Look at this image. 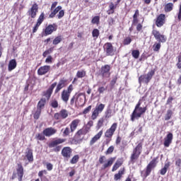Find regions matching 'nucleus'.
I'll list each match as a JSON object with an SVG mask.
<instances>
[{
	"instance_id": "c756f323",
	"label": "nucleus",
	"mask_w": 181,
	"mask_h": 181,
	"mask_svg": "<svg viewBox=\"0 0 181 181\" xmlns=\"http://www.w3.org/2000/svg\"><path fill=\"white\" fill-rule=\"evenodd\" d=\"M122 175H124V169L122 170H119L118 173L115 175V180H119L122 177Z\"/></svg>"
},
{
	"instance_id": "a19ab883",
	"label": "nucleus",
	"mask_w": 181,
	"mask_h": 181,
	"mask_svg": "<svg viewBox=\"0 0 181 181\" xmlns=\"http://www.w3.org/2000/svg\"><path fill=\"white\" fill-rule=\"evenodd\" d=\"M51 107L53 108H57L59 107V103H57V100H53L51 101Z\"/></svg>"
},
{
	"instance_id": "09e8293b",
	"label": "nucleus",
	"mask_w": 181,
	"mask_h": 181,
	"mask_svg": "<svg viewBox=\"0 0 181 181\" xmlns=\"http://www.w3.org/2000/svg\"><path fill=\"white\" fill-rule=\"evenodd\" d=\"M104 124V119H100L98 120L97 128L100 129V127H103Z\"/></svg>"
},
{
	"instance_id": "72a5a7b5",
	"label": "nucleus",
	"mask_w": 181,
	"mask_h": 181,
	"mask_svg": "<svg viewBox=\"0 0 181 181\" xmlns=\"http://www.w3.org/2000/svg\"><path fill=\"white\" fill-rule=\"evenodd\" d=\"M41 112H42V109L37 108L35 113L34 114L35 119H39Z\"/></svg>"
},
{
	"instance_id": "052dcab7",
	"label": "nucleus",
	"mask_w": 181,
	"mask_h": 181,
	"mask_svg": "<svg viewBox=\"0 0 181 181\" xmlns=\"http://www.w3.org/2000/svg\"><path fill=\"white\" fill-rule=\"evenodd\" d=\"M104 91H105V88L104 87H100L98 88V92L101 94L103 93H104Z\"/></svg>"
},
{
	"instance_id": "37998d69",
	"label": "nucleus",
	"mask_w": 181,
	"mask_h": 181,
	"mask_svg": "<svg viewBox=\"0 0 181 181\" xmlns=\"http://www.w3.org/2000/svg\"><path fill=\"white\" fill-rule=\"evenodd\" d=\"M98 114H100V112H98L95 109V110L93 112L92 114V119H95L97 118V117H98Z\"/></svg>"
},
{
	"instance_id": "7ed1b4c3",
	"label": "nucleus",
	"mask_w": 181,
	"mask_h": 181,
	"mask_svg": "<svg viewBox=\"0 0 181 181\" xmlns=\"http://www.w3.org/2000/svg\"><path fill=\"white\" fill-rule=\"evenodd\" d=\"M146 107H141V102H139L136 104L135 109L131 115V120L132 122H134L135 119H139V118H141V117H142V114H145V112H146Z\"/></svg>"
},
{
	"instance_id": "f03ea898",
	"label": "nucleus",
	"mask_w": 181,
	"mask_h": 181,
	"mask_svg": "<svg viewBox=\"0 0 181 181\" xmlns=\"http://www.w3.org/2000/svg\"><path fill=\"white\" fill-rule=\"evenodd\" d=\"M57 86V83H56V82L51 85L49 88L44 94L45 98H42L39 101L38 105H37V108H40V110H42V108H43V107H45V104H46L47 100V101H49V100L50 99V97L52 96V93H53V89Z\"/></svg>"
},
{
	"instance_id": "20e7f679",
	"label": "nucleus",
	"mask_w": 181,
	"mask_h": 181,
	"mask_svg": "<svg viewBox=\"0 0 181 181\" xmlns=\"http://www.w3.org/2000/svg\"><path fill=\"white\" fill-rule=\"evenodd\" d=\"M64 142V139H57V140L52 141L51 143L49 144V148H54V152H60V150L62 149V146H57L60 145V144H63Z\"/></svg>"
},
{
	"instance_id": "c9c22d12",
	"label": "nucleus",
	"mask_w": 181,
	"mask_h": 181,
	"mask_svg": "<svg viewBox=\"0 0 181 181\" xmlns=\"http://www.w3.org/2000/svg\"><path fill=\"white\" fill-rule=\"evenodd\" d=\"M105 107V105L101 103L95 107V110L99 112H103V110H104Z\"/></svg>"
},
{
	"instance_id": "9b49d317",
	"label": "nucleus",
	"mask_w": 181,
	"mask_h": 181,
	"mask_svg": "<svg viewBox=\"0 0 181 181\" xmlns=\"http://www.w3.org/2000/svg\"><path fill=\"white\" fill-rule=\"evenodd\" d=\"M165 14H160L156 21V25L158 26V28H161V26H163L165 24Z\"/></svg>"
},
{
	"instance_id": "774afa93",
	"label": "nucleus",
	"mask_w": 181,
	"mask_h": 181,
	"mask_svg": "<svg viewBox=\"0 0 181 181\" xmlns=\"http://www.w3.org/2000/svg\"><path fill=\"white\" fill-rule=\"evenodd\" d=\"M61 115L60 113H55L54 118L55 119H60Z\"/></svg>"
},
{
	"instance_id": "e433bc0d",
	"label": "nucleus",
	"mask_w": 181,
	"mask_h": 181,
	"mask_svg": "<svg viewBox=\"0 0 181 181\" xmlns=\"http://www.w3.org/2000/svg\"><path fill=\"white\" fill-rule=\"evenodd\" d=\"M122 163L119 161H117L115 165H113L112 168V172H115V170H117V169H118V168H119V166H121Z\"/></svg>"
},
{
	"instance_id": "1a4fd4ad",
	"label": "nucleus",
	"mask_w": 181,
	"mask_h": 181,
	"mask_svg": "<svg viewBox=\"0 0 181 181\" xmlns=\"http://www.w3.org/2000/svg\"><path fill=\"white\" fill-rule=\"evenodd\" d=\"M110 70H111V66L110 65H105L101 67L100 74L103 77L108 78L110 77Z\"/></svg>"
},
{
	"instance_id": "4be33fe9",
	"label": "nucleus",
	"mask_w": 181,
	"mask_h": 181,
	"mask_svg": "<svg viewBox=\"0 0 181 181\" xmlns=\"http://www.w3.org/2000/svg\"><path fill=\"white\" fill-rule=\"evenodd\" d=\"M15 69H16V60L11 59L8 63V71H12Z\"/></svg>"
},
{
	"instance_id": "0eeeda50",
	"label": "nucleus",
	"mask_w": 181,
	"mask_h": 181,
	"mask_svg": "<svg viewBox=\"0 0 181 181\" xmlns=\"http://www.w3.org/2000/svg\"><path fill=\"white\" fill-rule=\"evenodd\" d=\"M39 10V6L37 4H34L30 9L28 11L29 16L33 18H36V15L37 13V11Z\"/></svg>"
},
{
	"instance_id": "39448f33",
	"label": "nucleus",
	"mask_w": 181,
	"mask_h": 181,
	"mask_svg": "<svg viewBox=\"0 0 181 181\" xmlns=\"http://www.w3.org/2000/svg\"><path fill=\"white\" fill-rule=\"evenodd\" d=\"M141 151H142V144L139 143L136 147L134 149L133 153L131 156V161L134 162L139 158L141 155Z\"/></svg>"
},
{
	"instance_id": "69168bd1",
	"label": "nucleus",
	"mask_w": 181,
	"mask_h": 181,
	"mask_svg": "<svg viewBox=\"0 0 181 181\" xmlns=\"http://www.w3.org/2000/svg\"><path fill=\"white\" fill-rule=\"evenodd\" d=\"M56 6H57V2H54L51 6V11H53V9H54V8H56Z\"/></svg>"
},
{
	"instance_id": "b1692460",
	"label": "nucleus",
	"mask_w": 181,
	"mask_h": 181,
	"mask_svg": "<svg viewBox=\"0 0 181 181\" xmlns=\"http://www.w3.org/2000/svg\"><path fill=\"white\" fill-rule=\"evenodd\" d=\"M25 156L29 162H33V153L32 152V150L29 149L26 152Z\"/></svg>"
},
{
	"instance_id": "a211bd4d",
	"label": "nucleus",
	"mask_w": 181,
	"mask_h": 181,
	"mask_svg": "<svg viewBox=\"0 0 181 181\" xmlns=\"http://www.w3.org/2000/svg\"><path fill=\"white\" fill-rule=\"evenodd\" d=\"M54 134H56V130L53 128H47L43 131V135H45V136H51Z\"/></svg>"
},
{
	"instance_id": "0e129e2a",
	"label": "nucleus",
	"mask_w": 181,
	"mask_h": 181,
	"mask_svg": "<svg viewBox=\"0 0 181 181\" xmlns=\"http://www.w3.org/2000/svg\"><path fill=\"white\" fill-rule=\"evenodd\" d=\"M86 134V132H84L83 131V129L78 130V131L77 132V133H76L77 135H83V134Z\"/></svg>"
},
{
	"instance_id": "603ef678",
	"label": "nucleus",
	"mask_w": 181,
	"mask_h": 181,
	"mask_svg": "<svg viewBox=\"0 0 181 181\" xmlns=\"http://www.w3.org/2000/svg\"><path fill=\"white\" fill-rule=\"evenodd\" d=\"M69 134H70V129L69 127H66L63 132V135H64V136H67V135H69Z\"/></svg>"
},
{
	"instance_id": "a878e982",
	"label": "nucleus",
	"mask_w": 181,
	"mask_h": 181,
	"mask_svg": "<svg viewBox=\"0 0 181 181\" xmlns=\"http://www.w3.org/2000/svg\"><path fill=\"white\" fill-rule=\"evenodd\" d=\"M169 166H170V162L165 163L164 168L160 170V175H165Z\"/></svg>"
},
{
	"instance_id": "c85d7f7f",
	"label": "nucleus",
	"mask_w": 181,
	"mask_h": 181,
	"mask_svg": "<svg viewBox=\"0 0 181 181\" xmlns=\"http://www.w3.org/2000/svg\"><path fill=\"white\" fill-rule=\"evenodd\" d=\"M165 12H170L173 9V4L172 3H168L165 6Z\"/></svg>"
},
{
	"instance_id": "bf43d9fd",
	"label": "nucleus",
	"mask_w": 181,
	"mask_h": 181,
	"mask_svg": "<svg viewBox=\"0 0 181 181\" xmlns=\"http://www.w3.org/2000/svg\"><path fill=\"white\" fill-rule=\"evenodd\" d=\"M136 30H138V32H141V30H142V24L139 23L136 26Z\"/></svg>"
},
{
	"instance_id": "e2e57ef3",
	"label": "nucleus",
	"mask_w": 181,
	"mask_h": 181,
	"mask_svg": "<svg viewBox=\"0 0 181 181\" xmlns=\"http://www.w3.org/2000/svg\"><path fill=\"white\" fill-rule=\"evenodd\" d=\"M180 163H181V159L180 158L177 159L175 162L176 166H180Z\"/></svg>"
},
{
	"instance_id": "412c9836",
	"label": "nucleus",
	"mask_w": 181,
	"mask_h": 181,
	"mask_svg": "<svg viewBox=\"0 0 181 181\" xmlns=\"http://www.w3.org/2000/svg\"><path fill=\"white\" fill-rule=\"evenodd\" d=\"M80 122L79 119H75L74 121H72L70 128H71V132H74V131L76 130V128H77V126L78 125Z\"/></svg>"
},
{
	"instance_id": "6e6552de",
	"label": "nucleus",
	"mask_w": 181,
	"mask_h": 181,
	"mask_svg": "<svg viewBox=\"0 0 181 181\" xmlns=\"http://www.w3.org/2000/svg\"><path fill=\"white\" fill-rule=\"evenodd\" d=\"M155 166H156V163H155V160H153L147 165L146 173L144 175V177H148V176L151 175V172H152V169H153Z\"/></svg>"
},
{
	"instance_id": "a18cd8bd",
	"label": "nucleus",
	"mask_w": 181,
	"mask_h": 181,
	"mask_svg": "<svg viewBox=\"0 0 181 181\" xmlns=\"http://www.w3.org/2000/svg\"><path fill=\"white\" fill-rule=\"evenodd\" d=\"M111 114H112V110L111 109H107L106 112H105V117L106 118H110Z\"/></svg>"
},
{
	"instance_id": "9d476101",
	"label": "nucleus",
	"mask_w": 181,
	"mask_h": 181,
	"mask_svg": "<svg viewBox=\"0 0 181 181\" xmlns=\"http://www.w3.org/2000/svg\"><path fill=\"white\" fill-rule=\"evenodd\" d=\"M115 129H117V123H114L112 125V127L106 131L105 136H106V138H111V136L114 135V132H115Z\"/></svg>"
},
{
	"instance_id": "6e6d98bb",
	"label": "nucleus",
	"mask_w": 181,
	"mask_h": 181,
	"mask_svg": "<svg viewBox=\"0 0 181 181\" xmlns=\"http://www.w3.org/2000/svg\"><path fill=\"white\" fill-rule=\"evenodd\" d=\"M51 52H52V49H49L44 52L43 54H42V56L44 57H46V56H47V54H50Z\"/></svg>"
},
{
	"instance_id": "3c124183",
	"label": "nucleus",
	"mask_w": 181,
	"mask_h": 181,
	"mask_svg": "<svg viewBox=\"0 0 181 181\" xmlns=\"http://www.w3.org/2000/svg\"><path fill=\"white\" fill-rule=\"evenodd\" d=\"M36 137L39 139V141H44L45 139V134H38Z\"/></svg>"
},
{
	"instance_id": "79ce46f5",
	"label": "nucleus",
	"mask_w": 181,
	"mask_h": 181,
	"mask_svg": "<svg viewBox=\"0 0 181 181\" xmlns=\"http://www.w3.org/2000/svg\"><path fill=\"white\" fill-rule=\"evenodd\" d=\"M78 159H79L78 155L74 156L71 160V163H73V164L77 163V162H78Z\"/></svg>"
},
{
	"instance_id": "4468645a",
	"label": "nucleus",
	"mask_w": 181,
	"mask_h": 181,
	"mask_svg": "<svg viewBox=\"0 0 181 181\" xmlns=\"http://www.w3.org/2000/svg\"><path fill=\"white\" fill-rule=\"evenodd\" d=\"M105 47L106 49L107 56H112L114 53V48L112 47V44H111L110 42H107L105 45Z\"/></svg>"
},
{
	"instance_id": "393cba45",
	"label": "nucleus",
	"mask_w": 181,
	"mask_h": 181,
	"mask_svg": "<svg viewBox=\"0 0 181 181\" xmlns=\"http://www.w3.org/2000/svg\"><path fill=\"white\" fill-rule=\"evenodd\" d=\"M60 11H62V6H59L49 14V18H54V16Z\"/></svg>"
},
{
	"instance_id": "f8f14e48",
	"label": "nucleus",
	"mask_w": 181,
	"mask_h": 181,
	"mask_svg": "<svg viewBox=\"0 0 181 181\" xmlns=\"http://www.w3.org/2000/svg\"><path fill=\"white\" fill-rule=\"evenodd\" d=\"M72 150L70 147H64L62 151V155L64 158H66V159H69L70 156H71Z\"/></svg>"
},
{
	"instance_id": "dca6fc26",
	"label": "nucleus",
	"mask_w": 181,
	"mask_h": 181,
	"mask_svg": "<svg viewBox=\"0 0 181 181\" xmlns=\"http://www.w3.org/2000/svg\"><path fill=\"white\" fill-rule=\"evenodd\" d=\"M49 70H50V66L47 65V66H41L38 69L37 73L39 76H43V74H46V73H47Z\"/></svg>"
},
{
	"instance_id": "c03bdc74",
	"label": "nucleus",
	"mask_w": 181,
	"mask_h": 181,
	"mask_svg": "<svg viewBox=\"0 0 181 181\" xmlns=\"http://www.w3.org/2000/svg\"><path fill=\"white\" fill-rule=\"evenodd\" d=\"M132 56H133V57H134V59H138V57H139V50H133Z\"/></svg>"
},
{
	"instance_id": "4d7b16f0",
	"label": "nucleus",
	"mask_w": 181,
	"mask_h": 181,
	"mask_svg": "<svg viewBox=\"0 0 181 181\" xmlns=\"http://www.w3.org/2000/svg\"><path fill=\"white\" fill-rule=\"evenodd\" d=\"M40 25V24H37V23H36L35 26L33 28V33H36V32L37 31V29H39Z\"/></svg>"
},
{
	"instance_id": "aec40b11",
	"label": "nucleus",
	"mask_w": 181,
	"mask_h": 181,
	"mask_svg": "<svg viewBox=\"0 0 181 181\" xmlns=\"http://www.w3.org/2000/svg\"><path fill=\"white\" fill-rule=\"evenodd\" d=\"M101 135H103V131L99 132L90 141V145H94L100 138H101Z\"/></svg>"
},
{
	"instance_id": "6ab92c4d",
	"label": "nucleus",
	"mask_w": 181,
	"mask_h": 181,
	"mask_svg": "<svg viewBox=\"0 0 181 181\" xmlns=\"http://www.w3.org/2000/svg\"><path fill=\"white\" fill-rule=\"evenodd\" d=\"M66 80L64 79H62L59 81L57 86V88L55 90V93H59L60 91V90L62 88H63V87H66Z\"/></svg>"
},
{
	"instance_id": "4c0bfd02",
	"label": "nucleus",
	"mask_w": 181,
	"mask_h": 181,
	"mask_svg": "<svg viewBox=\"0 0 181 181\" xmlns=\"http://www.w3.org/2000/svg\"><path fill=\"white\" fill-rule=\"evenodd\" d=\"M77 77H78V78H83V77L86 76V71H78L76 74Z\"/></svg>"
},
{
	"instance_id": "8fccbe9b",
	"label": "nucleus",
	"mask_w": 181,
	"mask_h": 181,
	"mask_svg": "<svg viewBox=\"0 0 181 181\" xmlns=\"http://www.w3.org/2000/svg\"><path fill=\"white\" fill-rule=\"evenodd\" d=\"M57 16L59 19H62L64 16V10H59Z\"/></svg>"
},
{
	"instance_id": "ea45409f",
	"label": "nucleus",
	"mask_w": 181,
	"mask_h": 181,
	"mask_svg": "<svg viewBox=\"0 0 181 181\" xmlns=\"http://www.w3.org/2000/svg\"><path fill=\"white\" fill-rule=\"evenodd\" d=\"M60 42H62V37L61 36L56 37L55 39L53 40V45H59Z\"/></svg>"
},
{
	"instance_id": "49530a36",
	"label": "nucleus",
	"mask_w": 181,
	"mask_h": 181,
	"mask_svg": "<svg viewBox=\"0 0 181 181\" xmlns=\"http://www.w3.org/2000/svg\"><path fill=\"white\" fill-rule=\"evenodd\" d=\"M99 22H100L99 16H95L91 21V23L93 24L98 23Z\"/></svg>"
},
{
	"instance_id": "680f3d73",
	"label": "nucleus",
	"mask_w": 181,
	"mask_h": 181,
	"mask_svg": "<svg viewBox=\"0 0 181 181\" xmlns=\"http://www.w3.org/2000/svg\"><path fill=\"white\" fill-rule=\"evenodd\" d=\"M105 158V156H101L100 158H99V163L103 164L104 163V159Z\"/></svg>"
},
{
	"instance_id": "f704fd0d",
	"label": "nucleus",
	"mask_w": 181,
	"mask_h": 181,
	"mask_svg": "<svg viewBox=\"0 0 181 181\" xmlns=\"http://www.w3.org/2000/svg\"><path fill=\"white\" fill-rule=\"evenodd\" d=\"M43 21H45V13H42L37 19V25H42V22H43Z\"/></svg>"
},
{
	"instance_id": "f3484780",
	"label": "nucleus",
	"mask_w": 181,
	"mask_h": 181,
	"mask_svg": "<svg viewBox=\"0 0 181 181\" xmlns=\"http://www.w3.org/2000/svg\"><path fill=\"white\" fill-rule=\"evenodd\" d=\"M57 30V28L53 25H49L45 30V35H52L53 32Z\"/></svg>"
},
{
	"instance_id": "cd10ccee",
	"label": "nucleus",
	"mask_w": 181,
	"mask_h": 181,
	"mask_svg": "<svg viewBox=\"0 0 181 181\" xmlns=\"http://www.w3.org/2000/svg\"><path fill=\"white\" fill-rule=\"evenodd\" d=\"M114 160H115V158H111L108 160L107 163H105L103 165V168L107 169L109 166H111L114 163Z\"/></svg>"
},
{
	"instance_id": "864d4df0",
	"label": "nucleus",
	"mask_w": 181,
	"mask_h": 181,
	"mask_svg": "<svg viewBox=\"0 0 181 181\" xmlns=\"http://www.w3.org/2000/svg\"><path fill=\"white\" fill-rule=\"evenodd\" d=\"M90 111H91V105H89L88 107H86L83 110V114H88V112H90Z\"/></svg>"
},
{
	"instance_id": "f257e3e1",
	"label": "nucleus",
	"mask_w": 181,
	"mask_h": 181,
	"mask_svg": "<svg viewBox=\"0 0 181 181\" xmlns=\"http://www.w3.org/2000/svg\"><path fill=\"white\" fill-rule=\"evenodd\" d=\"M152 34L153 35L155 39L158 41L153 46V52H159L160 49V43H165L166 42V37L163 35H160V33L156 30H153Z\"/></svg>"
},
{
	"instance_id": "5fc2aeb1",
	"label": "nucleus",
	"mask_w": 181,
	"mask_h": 181,
	"mask_svg": "<svg viewBox=\"0 0 181 181\" xmlns=\"http://www.w3.org/2000/svg\"><path fill=\"white\" fill-rule=\"evenodd\" d=\"M131 42H132V40L131 39V37H127L124 40V44L129 45V43H131Z\"/></svg>"
},
{
	"instance_id": "13d9d810",
	"label": "nucleus",
	"mask_w": 181,
	"mask_h": 181,
	"mask_svg": "<svg viewBox=\"0 0 181 181\" xmlns=\"http://www.w3.org/2000/svg\"><path fill=\"white\" fill-rule=\"evenodd\" d=\"M47 170H52V169H53V165L52 163H47Z\"/></svg>"
},
{
	"instance_id": "7c9ffc66",
	"label": "nucleus",
	"mask_w": 181,
	"mask_h": 181,
	"mask_svg": "<svg viewBox=\"0 0 181 181\" xmlns=\"http://www.w3.org/2000/svg\"><path fill=\"white\" fill-rule=\"evenodd\" d=\"M109 8L110 10L107 11V13L108 15H111V13H114V10L115 9V8H117V6L114 5V3L111 2Z\"/></svg>"
},
{
	"instance_id": "de8ad7c7",
	"label": "nucleus",
	"mask_w": 181,
	"mask_h": 181,
	"mask_svg": "<svg viewBox=\"0 0 181 181\" xmlns=\"http://www.w3.org/2000/svg\"><path fill=\"white\" fill-rule=\"evenodd\" d=\"M112 152H114V146H111L109 147L105 153L106 155H110L111 154Z\"/></svg>"
},
{
	"instance_id": "bb28decb",
	"label": "nucleus",
	"mask_w": 181,
	"mask_h": 181,
	"mask_svg": "<svg viewBox=\"0 0 181 181\" xmlns=\"http://www.w3.org/2000/svg\"><path fill=\"white\" fill-rule=\"evenodd\" d=\"M114 160H115V158H111L108 160L107 163H105L103 165V168L107 169L109 166H111L114 163Z\"/></svg>"
},
{
	"instance_id": "423d86ee",
	"label": "nucleus",
	"mask_w": 181,
	"mask_h": 181,
	"mask_svg": "<svg viewBox=\"0 0 181 181\" xmlns=\"http://www.w3.org/2000/svg\"><path fill=\"white\" fill-rule=\"evenodd\" d=\"M155 74V72L153 71H151L148 72L146 75L141 76L139 78V83L141 84V83H146V84H148L149 81L152 79V77Z\"/></svg>"
},
{
	"instance_id": "473e14b6",
	"label": "nucleus",
	"mask_w": 181,
	"mask_h": 181,
	"mask_svg": "<svg viewBox=\"0 0 181 181\" xmlns=\"http://www.w3.org/2000/svg\"><path fill=\"white\" fill-rule=\"evenodd\" d=\"M173 114V112H172V110H168L167 111L166 115H165V121H169V119H170V118H171Z\"/></svg>"
},
{
	"instance_id": "ddd939ff",
	"label": "nucleus",
	"mask_w": 181,
	"mask_h": 181,
	"mask_svg": "<svg viewBox=\"0 0 181 181\" xmlns=\"http://www.w3.org/2000/svg\"><path fill=\"white\" fill-rule=\"evenodd\" d=\"M17 175L18 176V180L22 181V178L23 177V166L21 163L17 164Z\"/></svg>"
},
{
	"instance_id": "338daca9",
	"label": "nucleus",
	"mask_w": 181,
	"mask_h": 181,
	"mask_svg": "<svg viewBox=\"0 0 181 181\" xmlns=\"http://www.w3.org/2000/svg\"><path fill=\"white\" fill-rule=\"evenodd\" d=\"M45 62H46L47 63H52V56H49V57L46 59Z\"/></svg>"
},
{
	"instance_id": "2f4dec72",
	"label": "nucleus",
	"mask_w": 181,
	"mask_h": 181,
	"mask_svg": "<svg viewBox=\"0 0 181 181\" xmlns=\"http://www.w3.org/2000/svg\"><path fill=\"white\" fill-rule=\"evenodd\" d=\"M59 114L64 119H66V117H69V112L66 110H61Z\"/></svg>"
},
{
	"instance_id": "2eb2a0df",
	"label": "nucleus",
	"mask_w": 181,
	"mask_h": 181,
	"mask_svg": "<svg viewBox=\"0 0 181 181\" xmlns=\"http://www.w3.org/2000/svg\"><path fill=\"white\" fill-rule=\"evenodd\" d=\"M172 139H173V134L172 133H169L164 139V146L166 148H169V146L172 144Z\"/></svg>"
},
{
	"instance_id": "58836bf2",
	"label": "nucleus",
	"mask_w": 181,
	"mask_h": 181,
	"mask_svg": "<svg viewBox=\"0 0 181 181\" xmlns=\"http://www.w3.org/2000/svg\"><path fill=\"white\" fill-rule=\"evenodd\" d=\"M93 37H98L100 36V30L98 29H94L92 32Z\"/></svg>"
},
{
	"instance_id": "5701e85b",
	"label": "nucleus",
	"mask_w": 181,
	"mask_h": 181,
	"mask_svg": "<svg viewBox=\"0 0 181 181\" xmlns=\"http://www.w3.org/2000/svg\"><path fill=\"white\" fill-rule=\"evenodd\" d=\"M69 97H70V93L67 92V90H63L62 93V99L64 103H67L69 101Z\"/></svg>"
}]
</instances>
